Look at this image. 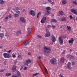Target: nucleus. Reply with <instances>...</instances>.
Wrapping results in <instances>:
<instances>
[{
    "instance_id": "1",
    "label": "nucleus",
    "mask_w": 77,
    "mask_h": 77,
    "mask_svg": "<svg viewBox=\"0 0 77 77\" xmlns=\"http://www.w3.org/2000/svg\"><path fill=\"white\" fill-rule=\"evenodd\" d=\"M44 53H49L51 51V49L50 48H47L45 46L44 48Z\"/></svg>"
},
{
    "instance_id": "2",
    "label": "nucleus",
    "mask_w": 77,
    "mask_h": 77,
    "mask_svg": "<svg viewBox=\"0 0 77 77\" xmlns=\"http://www.w3.org/2000/svg\"><path fill=\"white\" fill-rule=\"evenodd\" d=\"M50 62L51 64H53V65H56L57 63L56 60L54 58H52L51 59Z\"/></svg>"
},
{
    "instance_id": "3",
    "label": "nucleus",
    "mask_w": 77,
    "mask_h": 77,
    "mask_svg": "<svg viewBox=\"0 0 77 77\" xmlns=\"http://www.w3.org/2000/svg\"><path fill=\"white\" fill-rule=\"evenodd\" d=\"M32 62V61H31L30 60H25L24 62V64L25 65H26V66H28V65H29V63H31Z\"/></svg>"
},
{
    "instance_id": "4",
    "label": "nucleus",
    "mask_w": 77,
    "mask_h": 77,
    "mask_svg": "<svg viewBox=\"0 0 77 77\" xmlns=\"http://www.w3.org/2000/svg\"><path fill=\"white\" fill-rule=\"evenodd\" d=\"M46 9L47 10V11H46L45 14L46 15H49L50 13V11H48L50 10V7H47L46 8Z\"/></svg>"
},
{
    "instance_id": "5",
    "label": "nucleus",
    "mask_w": 77,
    "mask_h": 77,
    "mask_svg": "<svg viewBox=\"0 0 77 77\" xmlns=\"http://www.w3.org/2000/svg\"><path fill=\"white\" fill-rule=\"evenodd\" d=\"M58 42L61 45L63 43V38L62 37H59L58 38Z\"/></svg>"
},
{
    "instance_id": "6",
    "label": "nucleus",
    "mask_w": 77,
    "mask_h": 77,
    "mask_svg": "<svg viewBox=\"0 0 77 77\" xmlns=\"http://www.w3.org/2000/svg\"><path fill=\"white\" fill-rule=\"evenodd\" d=\"M3 55L4 57L5 58H9L11 57L10 55L6 53H4Z\"/></svg>"
},
{
    "instance_id": "7",
    "label": "nucleus",
    "mask_w": 77,
    "mask_h": 77,
    "mask_svg": "<svg viewBox=\"0 0 77 77\" xmlns=\"http://www.w3.org/2000/svg\"><path fill=\"white\" fill-rule=\"evenodd\" d=\"M20 20L21 22L25 23H26V19L23 17H21L20 18Z\"/></svg>"
},
{
    "instance_id": "8",
    "label": "nucleus",
    "mask_w": 77,
    "mask_h": 77,
    "mask_svg": "<svg viewBox=\"0 0 77 77\" xmlns=\"http://www.w3.org/2000/svg\"><path fill=\"white\" fill-rule=\"evenodd\" d=\"M29 14L33 17L35 15V13L33 10H31L30 11Z\"/></svg>"
},
{
    "instance_id": "9",
    "label": "nucleus",
    "mask_w": 77,
    "mask_h": 77,
    "mask_svg": "<svg viewBox=\"0 0 77 77\" xmlns=\"http://www.w3.org/2000/svg\"><path fill=\"white\" fill-rule=\"evenodd\" d=\"M20 76L21 77V74L19 71L17 72V75H13L12 76V77H18Z\"/></svg>"
},
{
    "instance_id": "10",
    "label": "nucleus",
    "mask_w": 77,
    "mask_h": 77,
    "mask_svg": "<svg viewBox=\"0 0 77 77\" xmlns=\"http://www.w3.org/2000/svg\"><path fill=\"white\" fill-rule=\"evenodd\" d=\"M46 33L45 34V37H49L50 36V32L47 29H46Z\"/></svg>"
},
{
    "instance_id": "11",
    "label": "nucleus",
    "mask_w": 77,
    "mask_h": 77,
    "mask_svg": "<svg viewBox=\"0 0 77 77\" xmlns=\"http://www.w3.org/2000/svg\"><path fill=\"white\" fill-rule=\"evenodd\" d=\"M71 11L75 15H77V10L76 9H72L71 10Z\"/></svg>"
},
{
    "instance_id": "12",
    "label": "nucleus",
    "mask_w": 77,
    "mask_h": 77,
    "mask_svg": "<svg viewBox=\"0 0 77 77\" xmlns=\"http://www.w3.org/2000/svg\"><path fill=\"white\" fill-rule=\"evenodd\" d=\"M56 37H54V36L52 35V41L53 42H55L56 41Z\"/></svg>"
},
{
    "instance_id": "13",
    "label": "nucleus",
    "mask_w": 77,
    "mask_h": 77,
    "mask_svg": "<svg viewBox=\"0 0 77 77\" xmlns=\"http://www.w3.org/2000/svg\"><path fill=\"white\" fill-rule=\"evenodd\" d=\"M59 20L61 21H66V18L65 17H62L60 18Z\"/></svg>"
},
{
    "instance_id": "14",
    "label": "nucleus",
    "mask_w": 77,
    "mask_h": 77,
    "mask_svg": "<svg viewBox=\"0 0 77 77\" xmlns=\"http://www.w3.org/2000/svg\"><path fill=\"white\" fill-rule=\"evenodd\" d=\"M67 57L69 58V59H73V58H74V56H72V55L69 54L67 55Z\"/></svg>"
},
{
    "instance_id": "15",
    "label": "nucleus",
    "mask_w": 77,
    "mask_h": 77,
    "mask_svg": "<svg viewBox=\"0 0 77 77\" xmlns=\"http://www.w3.org/2000/svg\"><path fill=\"white\" fill-rule=\"evenodd\" d=\"M73 42H74V39L73 38H71L69 42V44H73Z\"/></svg>"
},
{
    "instance_id": "16",
    "label": "nucleus",
    "mask_w": 77,
    "mask_h": 77,
    "mask_svg": "<svg viewBox=\"0 0 77 77\" xmlns=\"http://www.w3.org/2000/svg\"><path fill=\"white\" fill-rule=\"evenodd\" d=\"M59 14L60 15H63L65 14L64 12L63 11H59Z\"/></svg>"
},
{
    "instance_id": "17",
    "label": "nucleus",
    "mask_w": 77,
    "mask_h": 77,
    "mask_svg": "<svg viewBox=\"0 0 77 77\" xmlns=\"http://www.w3.org/2000/svg\"><path fill=\"white\" fill-rule=\"evenodd\" d=\"M65 61V59L64 58H61L60 59V62L61 63H64Z\"/></svg>"
},
{
    "instance_id": "18",
    "label": "nucleus",
    "mask_w": 77,
    "mask_h": 77,
    "mask_svg": "<svg viewBox=\"0 0 77 77\" xmlns=\"http://www.w3.org/2000/svg\"><path fill=\"white\" fill-rule=\"evenodd\" d=\"M16 71V66H14L12 68V71L13 72H15Z\"/></svg>"
},
{
    "instance_id": "19",
    "label": "nucleus",
    "mask_w": 77,
    "mask_h": 77,
    "mask_svg": "<svg viewBox=\"0 0 77 77\" xmlns=\"http://www.w3.org/2000/svg\"><path fill=\"white\" fill-rule=\"evenodd\" d=\"M67 66L69 69H71V63L70 62H69L68 63Z\"/></svg>"
},
{
    "instance_id": "20",
    "label": "nucleus",
    "mask_w": 77,
    "mask_h": 77,
    "mask_svg": "<svg viewBox=\"0 0 77 77\" xmlns=\"http://www.w3.org/2000/svg\"><path fill=\"white\" fill-rule=\"evenodd\" d=\"M67 29L69 31H70V30H71V27L69 26H67Z\"/></svg>"
},
{
    "instance_id": "21",
    "label": "nucleus",
    "mask_w": 77,
    "mask_h": 77,
    "mask_svg": "<svg viewBox=\"0 0 77 77\" xmlns=\"http://www.w3.org/2000/svg\"><path fill=\"white\" fill-rule=\"evenodd\" d=\"M5 2V1H3V0H0V4L1 5L4 4Z\"/></svg>"
},
{
    "instance_id": "22",
    "label": "nucleus",
    "mask_w": 77,
    "mask_h": 77,
    "mask_svg": "<svg viewBox=\"0 0 77 77\" xmlns=\"http://www.w3.org/2000/svg\"><path fill=\"white\" fill-rule=\"evenodd\" d=\"M29 43V41L26 42L23 44V45H24V46H25L26 45H27V44H28Z\"/></svg>"
},
{
    "instance_id": "23",
    "label": "nucleus",
    "mask_w": 77,
    "mask_h": 77,
    "mask_svg": "<svg viewBox=\"0 0 77 77\" xmlns=\"http://www.w3.org/2000/svg\"><path fill=\"white\" fill-rule=\"evenodd\" d=\"M5 75L7 77H8L9 76H10V75H11V73H6L5 74Z\"/></svg>"
},
{
    "instance_id": "24",
    "label": "nucleus",
    "mask_w": 77,
    "mask_h": 77,
    "mask_svg": "<svg viewBox=\"0 0 77 77\" xmlns=\"http://www.w3.org/2000/svg\"><path fill=\"white\" fill-rule=\"evenodd\" d=\"M53 21V22H54L55 23H56V22H57V20L54 19H53L51 20V23H52V22Z\"/></svg>"
},
{
    "instance_id": "25",
    "label": "nucleus",
    "mask_w": 77,
    "mask_h": 77,
    "mask_svg": "<svg viewBox=\"0 0 77 77\" xmlns=\"http://www.w3.org/2000/svg\"><path fill=\"white\" fill-rule=\"evenodd\" d=\"M8 20V16H6L5 17V19H4V21L5 22H6V21L7 20Z\"/></svg>"
},
{
    "instance_id": "26",
    "label": "nucleus",
    "mask_w": 77,
    "mask_h": 77,
    "mask_svg": "<svg viewBox=\"0 0 77 77\" xmlns=\"http://www.w3.org/2000/svg\"><path fill=\"white\" fill-rule=\"evenodd\" d=\"M40 21H41V23H45V20L42 19Z\"/></svg>"
},
{
    "instance_id": "27",
    "label": "nucleus",
    "mask_w": 77,
    "mask_h": 77,
    "mask_svg": "<svg viewBox=\"0 0 77 77\" xmlns=\"http://www.w3.org/2000/svg\"><path fill=\"white\" fill-rule=\"evenodd\" d=\"M66 3H67V2L66 0L63 1L62 2V3L63 4H66Z\"/></svg>"
},
{
    "instance_id": "28",
    "label": "nucleus",
    "mask_w": 77,
    "mask_h": 77,
    "mask_svg": "<svg viewBox=\"0 0 77 77\" xmlns=\"http://www.w3.org/2000/svg\"><path fill=\"white\" fill-rule=\"evenodd\" d=\"M18 10H20V8L18 7L14 9V11H16V12H17V11Z\"/></svg>"
},
{
    "instance_id": "29",
    "label": "nucleus",
    "mask_w": 77,
    "mask_h": 77,
    "mask_svg": "<svg viewBox=\"0 0 77 77\" xmlns=\"http://www.w3.org/2000/svg\"><path fill=\"white\" fill-rule=\"evenodd\" d=\"M17 34H20L21 33V30H20L16 32Z\"/></svg>"
},
{
    "instance_id": "30",
    "label": "nucleus",
    "mask_w": 77,
    "mask_h": 77,
    "mask_svg": "<svg viewBox=\"0 0 77 77\" xmlns=\"http://www.w3.org/2000/svg\"><path fill=\"white\" fill-rule=\"evenodd\" d=\"M37 36L38 38H39L40 39H42V37L41 35H38Z\"/></svg>"
},
{
    "instance_id": "31",
    "label": "nucleus",
    "mask_w": 77,
    "mask_h": 77,
    "mask_svg": "<svg viewBox=\"0 0 77 77\" xmlns=\"http://www.w3.org/2000/svg\"><path fill=\"white\" fill-rule=\"evenodd\" d=\"M37 59H42V57L41 56H37Z\"/></svg>"
},
{
    "instance_id": "32",
    "label": "nucleus",
    "mask_w": 77,
    "mask_h": 77,
    "mask_svg": "<svg viewBox=\"0 0 77 77\" xmlns=\"http://www.w3.org/2000/svg\"><path fill=\"white\" fill-rule=\"evenodd\" d=\"M39 74V73H35V74H33L32 75V77H35V76H36L37 75H38Z\"/></svg>"
},
{
    "instance_id": "33",
    "label": "nucleus",
    "mask_w": 77,
    "mask_h": 77,
    "mask_svg": "<svg viewBox=\"0 0 77 77\" xmlns=\"http://www.w3.org/2000/svg\"><path fill=\"white\" fill-rule=\"evenodd\" d=\"M73 3L74 4V5H77V2H76V1L75 0L73 1Z\"/></svg>"
},
{
    "instance_id": "34",
    "label": "nucleus",
    "mask_w": 77,
    "mask_h": 77,
    "mask_svg": "<svg viewBox=\"0 0 77 77\" xmlns=\"http://www.w3.org/2000/svg\"><path fill=\"white\" fill-rule=\"evenodd\" d=\"M42 19H43L44 21H46L47 20V18L45 17H43Z\"/></svg>"
},
{
    "instance_id": "35",
    "label": "nucleus",
    "mask_w": 77,
    "mask_h": 77,
    "mask_svg": "<svg viewBox=\"0 0 77 77\" xmlns=\"http://www.w3.org/2000/svg\"><path fill=\"white\" fill-rule=\"evenodd\" d=\"M0 35L1 38H3V36H4V34L3 33H1Z\"/></svg>"
},
{
    "instance_id": "36",
    "label": "nucleus",
    "mask_w": 77,
    "mask_h": 77,
    "mask_svg": "<svg viewBox=\"0 0 77 77\" xmlns=\"http://www.w3.org/2000/svg\"><path fill=\"white\" fill-rule=\"evenodd\" d=\"M19 16H20V15L18 14H14V17H19Z\"/></svg>"
},
{
    "instance_id": "37",
    "label": "nucleus",
    "mask_w": 77,
    "mask_h": 77,
    "mask_svg": "<svg viewBox=\"0 0 77 77\" xmlns=\"http://www.w3.org/2000/svg\"><path fill=\"white\" fill-rule=\"evenodd\" d=\"M30 31H28V32H27V36H29V35H30Z\"/></svg>"
},
{
    "instance_id": "38",
    "label": "nucleus",
    "mask_w": 77,
    "mask_h": 77,
    "mask_svg": "<svg viewBox=\"0 0 77 77\" xmlns=\"http://www.w3.org/2000/svg\"><path fill=\"white\" fill-rule=\"evenodd\" d=\"M45 71L46 74H47V73H48V70H47V69L45 68Z\"/></svg>"
},
{
    "instance_id": "39",
    "label": "nucleus",
    "mask_w": 77,
    "mask_h": 77,
    "mask_svg": "<svg viewBox=\"0 0 77 77\" xmlns=\"http://www.w3.org/2000/svg\"><path fill=\"white\" fill-rule=\"evenodd\" d=\"M41 13H38L37 14V18H39V15H41Z\"/></svg>"
},
{
    "instance_id": "40",
    "label": "nucleus",
    "mask_w": 77,
    "mask_h": 77,
    "mask_svg": "<svg viewBox=\"0 0 77 77\" xmlns=\"http://www.w3.org/2000/svg\"><path fill=\"white\" fill-rule=\"evenodd\" d=\"M17 63V60H15L14 61V65H15Z\"/></svg>"
},
{
    "instance_id": "41",
    "label": "nucleus",
    "mask_w": 77,
    "mask_h": 77,
    "mask_svg": "<svg viewBox=\"0 0 77 77\" xmlns=\"http://www.w3.org/2000/svg\"><path fill=\"white\" fill-rule=\"evenodd\" d=\"M17 12H16V13L17 14H18L19 15H20V11H17Z\"/></svg>"
},
{
    "instance_id": "42",
    "label": "nucleus",
    "mask_w": 77,
    "mask_h": 77,
    "mask_svg": "<svg viewBox=\"0 0 77 77\" xmlns=\"http://www.w3.org/2000/svg\"><path fill=\"white\" fill-rule=\"evenodd\" d=\"M48 2L49 3H51V2H52V1H51V0H47Z\"/></svg>"
},
{
    "instance_id": "43",
    "label": "nucleus",
    "mask_w": 77,
    "mask_h": 77,
    "mask_svg": "<svg viewBox=\"0 0 77 77\" xmlns=\"http://www.w3.org/2000/svg\"><path fill=\"white\" fill-rule=\"evenodd\" d=\"M51 26L50 25H48L47 26V28H50L51 27Z\"/></svg>"
},
{
    "instance_id": "44",
    "label": "nucleus",
    "mask_w": 77,
    "mask_h": 77,
    "mask_svg": "<svg viewBox=\"0 0 77 77\" xmlns=\"http://www.w3.org/2000/svg\"><path fill=\"white\" fill-rule=\"evenodd\" d=\"M12 57L13 58H15V57H16L15 55L14 54H12Z\"/></svg>"
},
{
    "instance_id": "45",
    "label": "nucleus",
    "mask_w": 77,
    "mask_h": 77,
    "mask_svg": "<svg viewBox=\"0 0 77 77\" xmlns=\"http://www.w3.org/2000/svg\"><path fill=\"white\" fill-rule=\"evenodd\" d=\"M8 18H12V16H11V15L9 14L8 16Z\"/></svg>"
},
{
    "instance_id": "46",
    "label": "nucleus",
    "mask_w": 77,
    "mask_h": 77,
    "mask_svg": "<svg viewBox=\"0 0 77 77\" xmlns=\"http://www.w3.org/2000/svg\"><path fill=\"white\" fill-rule=\"evenodd\" d=\"M4 71H5V69H1V70L0 71V72H2Z\"/></svg>"
},
{
    "instance_id": "47",
    "label": "nucleus",
    "mask_w": 77,
    "mask_h": 77,
    "mask_svg": "<svg viewBox=\"0 0 77 77\" xmlns=\"http://www.w3.org/2000/svg\"><path fill=\"white\" fill-rule=\"evenodd\" d=\"M43 4H44V5H45L47 4V2H43L42 3Z\"/></svg>"
},
{
    "instance_id": "48",
    "label": "nucleus",
    "mask_w": 77,
    "mask_h": 77,
    "mask_svg": "<svg viewBox=\"0 0 77 77\" xmlns=\"http://www.w3.org/2000/svg\"><path fill=\"white\" fill-rule=\"evenodd\" d=\"M69 18L70 19H72V15H70L69 16Z\"/></svg>"
},
{
    "instance_id": "49",
    "label": "nucleus",
    "mask_w": 77,
    "mask_h": 77,
    "mask_svg": "<svg viewBox=\"0 0 77 77\" xmlns=\"http://www.w3.org/2000/svg\"><path fill=\"white\" fill-rule=\"evenodd\" d=\"M28 55H31L32 54L31 53L29 52L28 53Z\"/></svg>"
},
{
    "instance_id": "50",
    "label": "nucleus",
    "mask_w": 77,
    "mask_h": 77,
    "mask_svg": "<svg viewBox=\"0 0 77 77\" xmlns=\"http://www.w3.org/2000/svg\"><path fill=\"white\" fill-rule=\"evenodd\" d=\"M52 27L54 29L55 28V27H56L54 25H52Z\"/></svg>"
},
{
    "instance_id": "51",
    "label": "nucleus",
    "mask_w": 77,
    "mask_h": 77,
    "mask_svg": "<svg viewBox=\"0 0 77 77\" xmlns=\"http://www.w3.org/2000/svg\"><path fill=\"white\" fill-rule=\"evenodd\" d=\"M72 65L74 66L75 65V63L74 62H72Z\"/></svg>"
},
{
    "instance_id": "52",
    "label": "nucleus",
    "mask_w": 77,
    "mask_h": 77,
    "mask_svg": "<svg viewBox=\"0 0 77 77\" xmlns=\"http://www.w3.org/2000/svg\"><path fill=\"white\" fill-rule=\"evenodd\" d=\"M11 50H10L8 51L7 53H9L11 52Z\"/></svg>"
},
{
    "instance_id": "53",
    "label": "nucleus",
    "mask_w": 77,
    "mask_h": 77,
    "mask_svg": "<svg viewBox=\"0 0 77 77\" xmlns=\"http://www.w3.org/2000/svg\"><path fill=\"white\" fill-rule=\"evenodd\" d=\"M65 54V51H63L62 53V54Z\"/></svg>"
},
{
    "instance_id": "54",
    "label": "nucleus",
    "mask_w": 77,
    "mask_h": 77,
    "mask_svg": "<svg viewBox=\"0 0 77 77\" xmlns=\"http://www.w3.org/2000/svg\"><path fill=\"white\" fill-rule=\"evenodd\" d=\"M26 69H27V67H25L24 68V70H26Z\"/></svg>"
},
{
    "instance_id": "55",
    "label": "nucleus",
    "mask_w": 77,
    "mask_h": 77,
    "mask_svg": "<svg viewBox=\"0 0 77 77\" xmlns=\"http://www.w3.org/2000/svg\"><path fill=\"white\" fill-rule=\"evenodd\" d=\"M23 66H21L20 68V70H22V69H23Z\"/></svg>"
},
{
    "instance_id": "56",
    "label": "nucleus",
    "mask_w": 77,
    "mask_h": 77,
    "mask_svg": "<svg viewBox=\"0 0 77 77\" xmlns=\"http://www.w3.org/2000/svg\"><path fill=\"white\" fill-rule=\"evenodd\" d=\"M27 30H28V31H30V28H27Z\"/></svg>"
},
{
    "instance_id": "57",
    "label": "nucleus",
    "mask_w": 77,
    "mask_h": 77,
    "mask_svg": "<svg viewBox=\"0 0 77 77\" xmlns=\"http://www.w3.org/2000/svg\"><path fill=\"white\" fill-rule=\"evenodd\" d=\"M23 12H26V10L25 9H23L22 11Z\"/></svg>"
},
{
    "instance_id": "58",
    "label": "nucleus",
    "mask_w": 77,
    "mask_h": 77,
    "mask_svg": "<svg viewBox=\"0 0 77 77\" xmlns=\"http://www.w3.org/2000/svg\"><path fill=\"white\" fill-rule=\"evenodd\" d=\"M60 77H63V76L61 75H60Z\"/></svg>"
},
{
    "instance_id": "59",
    "label": "nucleus",
    "mask_w": 77,
    "mask_h": 77,
    "mask_svg": "<svg viewBox=\"0 0 77 77\" xmlns=\"http://www.w3.org/2000/svg\"><path fill=\"white\" fill-rule=\"evenodd\" d=\"M62 25H60V29L62 28Z\"/></svg>"
},
{
    "instance_id": "60",
    "label": "nucleus",
    "mask_w": 77,
    "mask_h": 77,
    "mask_svg": "<svg viewBox=\"0 0 77 77\" xmlns=\"http://www.w3.org/2000/svg\"><path fill=\"white\" fill-rule=\"evenodd\" d=\"M52 17H53V16H54V14H52Z\"/></svg>"
},
{
    "instance_id": "61",
    "label": "nucleus",
    "mask_w": 77,
    "mask_h": 77,
    "mask_svg": "<svg viewBox=\"0 0 77 77\" xmlns=\"http://www.w3.org/2000/svg\"><path fill=\"white\" fill-rule=\"evenodd\" d=\"M2 28V26H0V29H1Z\"/></svg>"
},
{
    "instance_id": "62",
    "label": "nucleus",
    "mask_w": 77,
    "mask_h": 77,
    "mask_svg": "<svg viewBox=\"0 0 77 77\" xmlns=\"http://www.w3.org/2000/svg\"><path fill=\"white\" fill-rule=\"evenodd\" d=\"M52 5H53V2H52V3H51Z\"/></svg>"
},
{
    "instance_id": "63",
    "label": "nucleus",
    "mask_w": 77,
    "mask_h": 77,
    "mask_svg": "<svg viewBox=\"0 0 77 77\" xmlns=\"http://www.w3.org/2000/svg\"><path fill=\"white\" fill-rule=\"evenodd\" d=\"M76 56H77V52L76 53Z\"/></svg>"
},
{
    "instance_id": "64",
    "label": "nucleus",
    "mask_w": 77,
    "mask_h": 77,
    "mask_svg": "<svg viewBox=\"0 0 77 77\" xmlns=\"http://www.w3.org/2000/svg\"><path fill=\"white\" fill-rule=\"evenodd\" d=\"M5 51H6V49L4 50Z\"/></svg>"
}]
</instances>
